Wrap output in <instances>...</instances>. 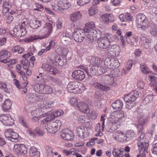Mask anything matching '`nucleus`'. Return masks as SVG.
Listing matches in <instances>:
<instances>
[{
  "label": "nucleus",
  "mask_w": 157,
  "mask_h": 157,
  "mask_svg": "<svg viewBox=\"0 0 157 157\" xmlns=\"http://www.w3.org/2000/svg\"><path fill=\"white\" fill-rule=\"evenodd\" d=\"M113 36L110 34L106 33L103 37L99 38L97 40L98 46L102 49H106L111 46L110 42L114 40Z\"/></svg>",
  "instance_id": "f257e3e1"
},
{
  "label": "nucleus",
  "mask_w": 157,
  "mask_h": 157,
  "mask_svg": "<svg viewBox=\"0 0 157 157\" xmlns=\"http://www.w3.org/2000/svg\"><path fill=\"white\" fill-rule=\"evenodd\" d=\"M68 91L75 94H80L85 89L83 84L77 81L70 82L67 85Z\"/></svg>",
  "instance_id": "f03ea898"
},
{
  "label": "nucleus",
  "mask_w": 157,
  "mask_h": 157,
  "mask_svg": "<svg viewBox=\"0 0 157 157\" xmlns=\"http://www.w3.org/2000/svg\"><path fill=\"white\" fill-rule=\"evenodd\" d=\"M45 129L50 133H55L59 129L61 125V121L59 120L45 122Z\"/></svg>",
  "instance_id": "7ed1b4c3"
},
{
  "label": "nucleus",
  "mask_w": 157,
  "mask_h": 157,
  "mask_svg": "<svg viewBox=\"0 0 157 157\" xmlns=\"http://www.w3.org/2000/svg\"><path fill=\"white\" fill-rule=\"evenodd\" d=\"M137 26L139 28H141L144 30H146L149 27L147 20L144 15L139 13L136 15V20Z\"/></svg>",
  "instance_id": "20e7f679"
},
{
  "label": "nucleus",
  "mask_w": 157,
  "mask_h": 157,
  "mask_svg": "<svg viewBox=\"0 0 157 157\" xmlns=\"http://www.w3.org/2000/svg\"><path fill=\"white\" fill-rule=\"evenodd\" d=\"M53 26L52 24L50 23H46L43 29H41V31L43 32L45 31L47 32V34L45 35L44 38L49 36L52 31ZM44 37H40L36 35H34L33 36H31L29 38V40L30 41H32L34 40L38 39H42Z\"/></svg>",
  "instance_id": "39448f33"
},
{
  "label": "nucleus",
  "mask_w": 157,
  "mask_h": 157,
  "mask_svg": "<svg viewBox=\"0 0 157 157\" xmlns=\"http://www.w3.org/2000/svg\"><path fill=\"white\" fill-rule=\"evenodd\" d=\"M5 135L8 140L13 142H17L20 140L18 133L13 131L12 129H9L6 130Z\"/></svg>",
  "instance_id": "423d86ee"
},
{
  "label": "nucleus",
  "mask_w": 157,
  "mask_h": 157,
  "mask_svg": "<svg viewBox=\"0 0 157 157\" xmlns=\"http://www.w3.org/2000/svg\"><path fill=\"white\" fill-rule=\"evenodd\" d=\"M85 33L83 29H75L73 34L75 40L77 42H82L84 38Z\"/></svg>",
  "instance_id": "0eeeda50"
},
{
  "label": "nucleus",
  "mask_w": 157,
  "mask_h": 157,
  "mask_svg": "<svg viewBox=\"0 0 157 157\" xmlns=\"http://www.w3.org/2000/svg\"><path fill=\"white\" fill-rule=\"evenodd\" d=\"M139 95L138 92L136 90H134L126 95L124 98V100L126 102H132L136 100Z\"/></svg>",
  "instance_id": "6e6552de"
},
{
  "label": "nucleus",
  "mask_w": 157,
  "mask_h": 157,
  "mask_svg": "<svg viewBox=\"0 0 157 157\" xmlns=\"http://www.w3.org/2000/svg\"><path fill=\"white\" fill-rule=\"evenodd\" d=\"M0 121L6 125H12L14 120L8 114H2L0 116Z\"/></svg>",
  "instance_id": "1a4fd4ad"
},
{
  "label": "nucleus",
  "mask_w": 157,
  "mask_h": 157,
  "mask_svg": "<svg viewBox=\"0 0 157 157\" xmlns=\"http://www.w3.org/2000/svg\"><path fill=\"white\" fill-rule=\"evenodd\" d=\"M61 137L64 140H70L73 139L74 133L68 129H65L62 130L61 132Z\"/></svg>",
  "instance_id": "9d476101"
},
{
  "label": "nucleus",
  "mask_w": 157,
  "mask_h": 157,
  "mask_svg": "<svg viewBox=\"0 0 157 157\" xmlns=\"http://www.w3.org/2000/svg\"><path fill=\"white\" fill-rule=\"evenodd\" d=\"M72 76L74 79L79 81L83 80L85 77L84 72L80 70L74 71L72 73Z\"/></svg>",
  "instance_id": "9b49d317"
},
{
  "label": "nucleus",
  "mask_w": 157,
  "mask_h": 157,
  "mask_svg": "<svg viewBox=\"0 0 157 157\" xmlns=\"http://www.w3.org/2000/svg\"><path fill=\"white\" fill-rule=\"evenodd\" d=\"M13 150L18 153L26 154L27 153V149L25 146L22 144H16L13 147Z\"/></svg>",
  "instance_id": "f8f14e48"
},
{
  "label": "nucleus",
  "mask_w": 157,
  "mask_h": 157,
  "mask_svg": "<svg viewBox=\"0 0 157 157\" xmlns=\"http://www.w3.org/2000/svg\"><path fill=\"white\" fill-rule=\"evenodd\" d=\"M41 68L45 71L52 75H56L58 72V70L56 68L49 64H44L41 67Z\"/></svg>",
  "instance_id": "ddd939ff"
},
{
  "label": "nucleus",
  "mask_w": 157,
  "mask_h": 157,
  "mask_svg": "<svg viewBox=\"0 0 157 157\" xmlns=\"http://www.w3.org/2000/svg\"><path fill=\"white\" fill-rule=\"evenodd\" d=\"M76 133L81 138H85L87 133V129L83 126L78 127L76 129Z\"/></svg>",
  "instance_id": "4468645a"
},
{
  "label": "nucleus",
  "mask_w": 157,
  "mask_h": 157,
  "mask_svg": "<svg viewBox=\"0 0 157 157\" xmlns=\"http://www.w3.org/2000/svg\"><path fill=\"white\" fill-rule=\"evenodd\" d=\"M77 107L81 112L87 113L89 112V108L88 104L84 102H79L77 104Z\"/></svg>",
  "instance_id": "2eb2a0df"
},
{
  "label": "nucleus",
  "mask_w": 157,
  "mask_h": 157,
  "mask_svg": "<svg viewBox=\"0 0 157 157\" xmlns=\"http://www.w3.org/2000/svg\"><path fill=\"white\" fill-rule=\"evenodd\" d=\"M109 52H110V54L112 56H119L120 52V49L119 46L115 45H113L109 47Z\"/></svg>",
  "instance_id": "dca6fc26"
},
{
  "label": "nucleus",
  "mask_w": 157,
  "mask_h": 157,
  "mask_svg": "<svg viewBox=\"0 0 157 157\" xmlns=\"http://www.w3.org/2000/svg\"><path fill=\"white\" fill-rule=\"evenodd\" d=\"M108 121L109 122L113 124H116L117 128H119L121 124L120 122L119 121L115 114L113 112L111 113L108 119Z\"/></svg>",
  "instance_id": "f3484780"
},
{
  "label": "nucleus",
  "mask_w": 157,
  "mask_h": 157,
  "mask_svg": "<svg viewBox=\"0 0 157 157\" xmlns=\"http://www.w3.org/2000/svg\"><path fill=\"white\" fill-rule=\"evenodd\" d=\"M8 52L6 51H0V59L5 58V59L0 60V62L6 63L9 62L10 60L8 58Z\"/></svg>",
  "instance_id": "a211bd4d"
},
{
  "label": "nucleus",
  "mask_w": 157,
  "mask_h": 157,
  "mask_svg": "<svg viewBox=\"0 0 157 157\" xmlns=\"http://www.w3.org/2000/svg\"><path fill=\"white\" fill-rule=\"evenodd\" d=\"M124 149L123 148H118L113 147L112 154L114 157H123Z\"/></svg>",
  "instance_id": "6ab92c4d"
},
{
  "label": "nucleus",
  "mask_w": 157,
  "mask_h": 157,
  "mask_svg": "<svg viewBox=\"0 0 157 157\" xmlns=\"http://www.w3.org/2000/svg\"><path fill=\"white\" fill-rule=\"evenodd\" d=\"M93 85L95 88L101 91H107L110 89V88L107 85H106L105 84L102 83L101 84L98 82H95Z\"/></svg>",
  "instance_id": "aec40b11"
},
{
  "label": "nucleus",
  "mask_w": 157,
  "mask_h": 157,
  "mask_svg": "<svg viewBox=\"0 0 157 157\" xmlns=\"http://www.w3.org/2000/svg\"><path fill=\"white\" fill-rule=\"evenodd\" d=\"M70 17L71 21L76 22L81 18L82 14L79 11L75 12L71 14Z\"/></svg>",
  "instance_id": "412c9836"
},
{
  "label": "nucleus",
  "mask_w": 157,
  "mask_h": 157,
  "mask_svg": "<svg viewBox=\"0 0 157 157\" xmlns=\"http://www.w3.org/2000/svg\"><path fill=\"white\" fill-rule=\"evenodd\" d=\"M101 18L102 21L106 24L114 20L113 16L111 14H103L101 16Z\"/></svg>",
  "instance_id": "4be33fe9"
},
{
  "label": "nucleus",
  "mask_w": 157,
  "mask_h": 157,
  "mask_svg": "<svg viewBox=\"0 0 157 157\" xmlns=\"http://www.w3.org/2000/svg\"><path fill=\"white\" fill-rule=\"evenodd\" d=\"M14 34L18 37H21L24 35L25 33L22 32V30L21 29V26L19 24L17 25L13 29Z\"/></svg>",
  "instance_id": "5701e85b"
},
{
  "label": "nucleus",
  "mask_w": 157,
  "mask_h": 157,
  "mask_svg": "<svg viewBox=\"0 0 157 157\" xmlns=\"http://www.w3.org/2000/svg\"><path fill=\"white\" fill-rule=\"evenodd\" d=\"M119 18L122 21H131L132 17L129 13H127L125 14H121L119 15Z\"/></svg>",
  "instance_id": "b1692460"
},
{
  "label": "nucleus",
  "mask_w": 157,
  "mask_h": 157,
  "mask_svg": "<svg viewBox=\"0 0 157 157\" xmlns=\"http://www.w3.org/2000/svg\"><path fill=\"white\" fill-rule=\"evenodd\" d=\"M140 125H139L137 127L138 130L140 133L142 132V125L146 123L147 121V119L144 118V117H140L138 119Z\"/></svg>",
  "instance_id": "393cba45"
},
{
  "label": "nucleus",
  "mask_w": 157,
  "mask_h": 157,
  "mask_svg": "<svg viewBox=\"0 0 157 157\" xmlns=\"http://www.w3.org/2000/svg\"><path fill=\"white\" fill-rule=\"evenodd\" d=\"M29 22L31 27L33 29H36L39 27L41 23V21L35 19L31 20Z\"/></svg>",
  "instance_id": "a878e982"
},
{
  "label": "nucleus",
  "mask_w": 157,
  "mask_h": 157,
  "mask_svg": "<svg viewBox=\"0 0 157 157\" xmlns=\"http://www.w3.org/2000/svg\"><path fill=\"white\" fill-rule=\"evenodd\" d=\"M59 5L61 7L62 10L68 8L70 5L67 0H60L59 1Z\"/></svg>",
  "instance_id": "bb28decb"
},
{
  "label": "nucleus",
  "mask_w": 157,
  "mask_h": 157,
  "mask_svg": "<svg viewBox=\"0 0 157 157\" xmlns=\"http://www.w3.org/2000/svg\"><path fill=\"white\" fill-rule=\"evenodd\" d=\"M11 105L12 103L9 99L6 100L2 106V109L5 111L10 109L11 108Z\"/></svg>",
  "instance_id": "cd10ccee"
},
{
  "label": "nucleus",
  "mask_w": 157,
  "mask_h": 157,
  "mask_svg": "<svg viewBox=\"0 0 157 157\" xmlns=\"http://www.w3.org/2000/svg\"><path fill=\"white\" fill-rule=\"evenodd\" d=\"M30 155L33 157H39L40 153L39 151H37V148L34 147H31L29 151Z\"/></svg>",
  "instance_id": "c85d7f7f"
},
{
  "label": "nucleus",
  "mask_w": 157,
  "mask_h": 157,
  "mask_svg": "<svg viewBox=\"0 0 157 157\" xmlns=\"http://www.w3.org/2000/svg\"><path fill=\"white\" fill-rule=\"evenodd\" d=\"M62 40L64 42H70L71 41V35L68 33H63L61 36Z\"/></svg>",
  "instance_id": "c756f323"
},
{
  "label": "nucleus",
  "mask_w": 157,
  "mask_h": 157,
  "mask_svg": "<svg viewBox=\"0 0 157 157\" xmlns=\"http://www.w3.org/2000/svg\"><path fill=\"white\" fill-rule=\"evenodd\" d=\"M56 117L55 113H49L47 115V117L41 121V123L43 124H45V122H48L52 121H55L53 119Z\"/></svg>",
  "instance_id": "7c9ffc66"
},
{
  "label": "nucleus",
  "mask_w": 157,
  "mask_h": 157,
  "mask_svg": "<svg viewBox=\"0 0 157 157\" xmlns=\"http://www.w3.org/2000/svg\"><path fill=\"white\" fill-rule=\"evenodd\" d=\"M98 68L96 65L93 66L90 69V71L88 69H85V71L89 76H91L92 75H97V70Z\"/></svg>",
  "instance_id": "2f4dec72"
},
{
  "label": "nucleus",
  "mask_w": 157,
  "mask_h": 157,
  "mask_svg": "<svg viewBox=\"0 0 157 157\" xmlns=\"http://www.w3.org/2000/svg\"><path fill=\"white\" fill-rule=\"evenodd\" d=\"M123 104L122 101L117 100L112 104V106L113 109H120L122 107Z\"/></svg>",
  "instance_id": "473e14b6"
},
{
  "label": "nucleus",
  "mask_w": 157,
  "mask_h": 157,
  "mask_svg": "<svg viewBox=\"0 0 157 157\" xmlns=\"http://www.w3.org/2000/svg\"><path fill=\"white\" fill-rule=\"evenodd\" d=\"M95 28L94 23L93 22H88L86 24L85 28L83 29L85 33H88L89 31Z\"/></svg>",
  "instance_id": "72a5a7b5"
},
{
  "label": "nucleus",
  "mask_w": 157,
  "mask_h": 157,
  "mask_svg": "<svg viewBox=\"0 0 157 157\" xmlns=\"http://www.w3.org/2000/svg\"><path fill=\"white\" fill-rule=\"evenodd\" d=\"M42 113V108L36 109L34 110L31 111V113L33 117L38 116L40 115V117H42L44 115L46 114V113H44L43 115H41V114Z\"/></svg>",
  "instance_id": "f704fd0d"
},
{
  "label": "nucleus",
  "mask_w": 157,
  "mask_h": 157,
  "mask_svg": "<svg viewBox=\"0 0 157 157\" xmlns=\"http://www.w3.org/2000/svg\"><path fill=\"white\" fill-rule=\"evenodd\" d=\"M52 91L53 89L52 87L46 84H44L43 90L42 91L43 94H50L52 93Z\"/></svg>",
  "instance_id": "c9c22d12"
},
{
  "label": "nucleus",
  "mask_w": 157,
  "mask_h": 157,
  "mask_svg": "<svg viewBox=\"0 0 157 157\" xmlns=\"http://www.w3.org/2000/svg\"><path fill=\"white\" fill-rule=\"evenodd\" d=\"M140 69L141 72L144 74H151V71L149 70L146 65L144 63H142L140 65Z\"/></svg>",
  "instance_id": "e433bc0d"
},
{
  "label": "nucleus",
  "mask_w": 157,
  "mask_h": 157,
  "mask_svg": "<svg viewBox=\"0 0 157 157\" xmlns=\"http://www.w3.org/2000/svg\"><path fill=\"white\" fill-rule=\"evenodd\" d=\"M98 11V7L95 6H93L89 9L88 13L91 16L96 14Z\"/></svg>",
  "instance_id": "4c0bfd02"
},
{
  "label": "nucleus",
  "mask_w": 157,
  "mask_h": 157,
  "mask_svg": "<svg viewBox=\"0 0 157 157\" xmlns=\"http://www.w3.org/2000/svg\"><path fill=\"white\" fill-rule=\"evenodd\" d=\"M111 69H114L118 68L120 65V63L117 59H115L112 57Z\"/></svg>",
  "instance_id": "58836bf2"
},
{
  "label": "nucleus",
  "mask_w": 157,
  "mask_h": 157,
  "mask_svg": "<svg viewBox=\"0 0 157 157\" xmlns=\"http://www.w3.org/2000/svg\"><path fill=\"white\" fill-rule=\"evenodd\" d=\"M24 48L19 45L14 46L12 49V52H18L19 54H21L24 51Z\"/></svg>",
  "instance_id": "ea45409f"
},
{
  "label": "nucleus",
  "mask_w": 157,
  "mask_h": 157,
  "mask_svg": "<svg viewBox=\"0 0 157 157\" xmlns=\"http://www.w3.org/2000/svg\"><path fill=\"white\" fill-rule=\"evenodd\" d=\"M102 61L98 57H93L90 59V63L92 64H96V65H100Z\"/></svg>",
  "instance_id": "a19ab883"
},
{
  "label": "nucleus",
  "mask_w": 157,
  "mask_h": 157,
  "mask_svg": "<svg viewBox=\"0 0 157 157\" xmlns=\"http://www.w3.org/2000/svg\"><path fill=\"white\" fill-rule=\"evenodd\" d=\"M151 34L155 37L157 36V26L155 25H152L150 30Z\"/></svg>",
  "instance_id": "79ce46f5"
},
{
  "label": "nucleus",
  "mask_w": 157,
  "mask_h": 157,
  "mask_svg": "<svg viewBox=\"0 0 157 157\" xmlns=\"http://www.w3.org/2000/svg\"><path fill=\"white\" fill-rule=\"evenodd\" d=\"M0 88L3 90L4 91L7 93H10L11 90L10 88H8L6 83L0 81Z\"/></svg>",
  "instance_id": "37998d69"
},
{
  "label": "nucleus",
  "mask_w": 157,
  "mask_h": 157,
  "mask_svg": "<svg viewBox=\"0 0 157 157\" xmlns=\"http://www.w3.org/2000/svg\"><path fill=\"white\" fill-rule=\"evenodd\" d=\"M115 115L117 117L119 121L120 122L121 120L124 117V112L122 111H117L114 112Z\"/></svg>",
  "instance_id": "c03bdc74"
},
{
  "label": "nucleus",
  "mask_w": 157,
  "mask_h": 157,
  "mask_svg": "<svg viewBox=\"0 0 157 157\" xmlns=\"http://www.w3.org/2000/svg\"><path fill=\"white\" fill-rule=\"evenodd\" d=\"M98 68L97 70V75H100L103 74L106 72V69L105 68L102 67L100 65H96Z\"/></svg>",
  "instance_id": "a18cd8bd"
},
{
  "label": "nucleus",
  "mask_w": 157,
  "mask_h": 157,
  "mask_svg": "<svg viewBox=\"0 0 157 157\" xmlns=\"http://www.w3.org/2000/svg\"><path fill=\"white\" fill-rule=\"evenodd\" d=\"M112 57L106 58L104 61V64L105 67L111 69Z\"/></svg>",
  "instance_id": "49530a36"
},
{
  "label": "nucleus",
  "mask_w": 157,
  "mask_h": 157,
  "mask_svg": "<svg viewBox=\"0 0 157 157\" xmlns=\"http://www.w3.org/2000/svg\"><path fill=\"white\" fill-rule=\"evenodd\" d=\"M126 136L128 140L132 139L135 136V133L133 130H129L126 132Z\"/></svg>",
  "instance_id": "de8ad7c7"
},
{
  "label": "nucleus",
  "mask_w": 157,
  "mask_h": 157,
  "mask_svg": "<svg viewBox=\"0 0 157 157\" xmlns=\"http://www.w3.org/2000/svg\"><path fill=\"white\" fill-rule=\"evenodd\" d=\"M122 133L123 132L120 131H117L113 132L114 137L116 140L119 141Z\"/></svg>",
  "instance_id": "09e8293b"
},
{
  "label": "nucleus",
  "mask_w": 157,
  "mask_h": 157,
  "mask_svg": "<svg viewBox=\"0 0 157 157\" xmlns=\"http://www.w3.org/2000/svg\"><path fill=\"white\" fill-rule=\"evenodd\" d=\"M28 24V22L27 21V19H24L22 21V22L21 23V24H19L21 26V29L22 30V32L25 33V26Z\"/></svg>",
  "instance_id": "8fccbe9b"
},
{
  "label": "nucleus",
  "mask_w": 157,
  "mask_h": 157,
  "mask_svg": "<svg viewBox=\"0 0 157 157\" xmlns=\"http://www.w3.org/2000/svg\"><path fill=\"white\" fill-rule=\"evenodd\" d=\"M153 98V96L152 95H148L144 99L143 102L144 104L149 103L152 101Z\"/></svg>",
  "instance_id": "3c124183"
},
{
  "label": "nucleus",
  "mask_w": 157,
  "mask_h": 157,
  "mask_svg": "<svg viewBox=\"0 0 157 157\" xmlns=\"http://www.w3.org/2000/svg\"><path fill=\"white\" fill-rule=\"evenodd\" d=\"M46 149L47 153V157H53V151L52 148L47 146L46 147Z\"/></svg>",
  "instance_id": "603ef678"
},
{
  "label": "nucleus",
  "mask_w": 157,
  "mask_h": 157,
  "mask_svg": "<svg viewBox=\"0 0 157 157\" xmlns=\"http://www.w3.org/2000/svg\"><path fill=\"white\" fill-rule=\"evenodd\" d=\"M21 63L23 65V67L25 69H28L29 67V61L27 59L21 61Z\"/></svg>",
  "instance_id": "864d4df0"
},
{
  "label": "nucleus",
  "mask_w": 157,
  "mask_h": 157,
  "mask_svg": "<svg viewBox=\"0 0 157 157\" xmlns=\"http://www.w3.org/2000/svg\"><path fill=\"white\" fill-rule=\"evenodd\" d=\"M52 9L56 11H62V10L61 7L59 5V1L57 5L55 4L52 5Z\"/></svg>",
  "instance_id": "5fc2aeb1"
},
{
  "label": "nucleus",
  "mask_w": 157,
  "mask_h": 157,
  "mask_svg": "<svg viewBox=\"0 0 157 157\" xmlns=\"http://www.w3.org/2000/svg\"><path fill=\"white\" fill-rule=\"evenodd\" d=\"M90 0H79L77 1L78 5L79 6H83L88 3Z\"/></svg>",
  "instance_id": "6e6d98bb"
},
{
  "label": "nucleus",
  "mask_w": 157,
  "mask_h": 157,
  "mask_svg": "<svg viewBox=\"0 0 157 157\" xmlns=\"http://www.w3.org/2000/svg\"><path fill=\"white\" fill-rule=\"evenodd\" d=\"M95 28H94L89 31L88 33H89L88 35H90L93 37L94 36H97L96 35L97 34V31Z\"/></svg>",
  "instance_id": "4d7b16f0"
},
{
  "label": "nucleus",
  "mask_w": 157,
  "mask_h": 157,
  "mask_svg": "<svg viewBox=\"0 0 157 157\" xmlns=\"http://www.w3.org/2000/svg\"><path fill=\"white\" fill-rule=\"evenodd\" d=\"M19 121L23 126L26 128H28V126L26 121L22 117L19 118Z\"/></svg>",
  "instance_id": "13d9d810"
},
{
  "label": "nucleus",
  "mask_w": 157,
  "mask_h": 157,
  "mask_svg": "<svg viewBox=\"0 0 157 157\" xmlns=\"http://www.w3.org/2000/svg\"><path fill=\"white\" fill-rule=\"evenodd\" d=\"M9 8H10L8 7L6 8L3 7L2 12L3 14V17L4 18L7 17V14H8V13L9 11Z\"/></svg>",
  "instance_id": "bf43d9fd"
},
{
  "label": "nucleus",
  "mask_w": 157,
  "mask_h": 157,
  "mask_svg": "<svg viewBox=\"0 0 157 157\" xmlns=\"http://www.w3.org/2000/svg\"><path fill=\"white\" fill-rule=\"evenodd\" d=\"M133 62L131 60H128L127 63L126 65V70L127 71H129L132 68Z\"/></svg>",
  "instance_id": "052dcab7"
},
{
  "label": "nucleus",
  "mask_w": 157,
  "mask_h": 157,
  "mask_svg": "<svg viewBox=\"0 0 157 157\" xmlns=\"http://www.w3.org/2000/svg\"><path fill=\"white\" fill-rule=\"evenodd\" d=\"M70 103L74 106H77V100L76 98H71L70 100Z\"/></svg>",
  "instance_id": "680f3d73"
},
{
  "label": "nucleus",
  "mask_w": 157,
  "mask_h": 157,
  "mask_svg": "<svg viewBox=\"0 0 157 157\" xmlns=\"http://www.w3.org/2000/svg\"><path fill=\"white\" fill-rule=\"evenodd\" d=\"M86 116L85 117L84 116H80L78 118V121L80 123L83 124L85 122V120L86 118Z\"/></svg>",
  "instance_id": "e2e57ef3"
},
{
  "label": "nucleus",
  "mask_w": 157,
  "mask_h": 157,
  "mask_svg": "<svg viewBox=\"0 0 157 157\" xmlns=\"http://www.w3.org/2000/svg\"><path fill=\"white\" fill-rule=\"evenodd\" d=\"M22 79L25 81L23 82L22 85H23V88L26 87L28 85V82L27 81V77H26V75H23L22 76Z\"/></svg>",
  "instance_id": "0e129e2a"
},
{
  "label": "nucleus",
  "mask_w": 157,
  "mask_h": 157,
  "mask_svg": "<svg viewBox=\"0 0 157 157\" xmlns=\"http://www.w3.org/2000/svg\"><path fill=\"white\" fill-rule=\"evenodd\" d=\"M137 86L140 89H143L145 86L144 82L141 80H138L137 82Z\"/></svg>",
  "instance_id": "69168bd1"
},
{
  "label": "nucleus",
  "mask_w": 157,
  "mask_h": 157,
  "mask_svg": "<svg viewBox=\"0 0 157 157\" xmlns=\"http://www.w3.org/2000/svg\"><path fill=\"white\" fill-rule=\"evenodd\" d=\"M27 133L29 135L31 136H32L33 137H35L36 136V134L35 130H28L27 131Z\"/></svg>",
  "instance_id": "338daca9"
},
{
  "label": "nucleus",
  "mask_w": 157,
  "mask_h": 157,
  "mask_svg": "<svg viewBox=\"0 0 157 157\" xmlns=\"http://www.w3.org/2000/svg\"><path fill=\"white\" fill-rule=\"evenodd\" d=\"M61 59L58 63L59 65L62 66L63 65L66 64L67 61L66 59L63 56L61 57Z\"/></svg>",
  "instance_id": "774afa93"
}]
</instances>
